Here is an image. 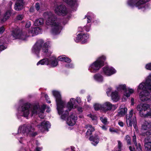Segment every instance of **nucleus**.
<instances>
[{"instance_id": "obj_49", "label": "nucleus", "mask_w": 151, "mask_h": 151, "mask_svg": "<svg viewBox=\"0 0 151 151\" xmlns=\"http://www.w3.org/2000/svg\"><path fill=\"white\" fill-rule=\"evenodd\" d=\"M76 108H77L78 111L79 113H81L83 111V108L82 107H77Z\"/></svg>"}, {"instance_id": "obj_6", "label": "nucleus", "mask_w": 151, "mask_h": 151, "mask_svg": "<svg viewBox=\"0 0 151 151\" xmlns=\"http://www.w3.org/2000/svg\"><path fill=\"white\" fill-rule=\"evenodd\" d=\"M41 29L39 27L31 28L28 33L26 32H22L18 29L13 30L12 35L15 39H19L22 40H25L29 36H33L37 35L40 33Z\"/></svg>"}, {"instance_id": "obj_34", "label": "nucleus", "mask_w": 151, "mask_h": 151, "mask_svg": "<svg viewBox=\"0 0 151 151\" xmlns=\"http://www.w3.org/2000/svg\"><path fill=\"white\" fill-rule=\"evenodd\" d=\"M5 42V39L3 37L0 38V51H2L6 49L5 47L2 44Z\"/></svg>"}, {"instance_id": "obj_14", "label": "nucleus", "mask_w": 151, "mask_h": 151, "mask_svg": "<svg viewBox=\"0 0 151 151\" xmlns=\"http://www.w3.org/2000/svg\"><path fill=\"white\" fill-rule=\"evenodd\" d=\"M89 37L88 34L81 33L78 35L74 40L76 42H81L82 44H84L87 42Z\"/></svg>"}, {"instance_id": "obj_48", "label": "nucleus", "mask_w": 151, "mask_h": 151, "mask_svg": "<svg viewBox=\"0 0 151 151\" xmlns=\"http://www.w3.org/2000/svg\"><path fill=\"white\" fill-rule=\"evenodd\" d=\"M31 25V22L30 21H28L27 22L26 25V27L27 28L30 27Z\"/></svg>"}, {"instance_id": "obj_60", "label": "nucleus", "mask_w": 151, "mask_h": 151, "mask_svg": "<svg viewBox=\"0 0 151 151\" xmlns=\"http://www.w3.org/2000/svg\"><path fill=\"white\" fill-rule=\"evenodd\" d=\"M49 99H46V101L47 102L50 103H51V101L50 100H48Z\"/></svg>"}, {"instance_id": "obj_23", "label": "nucleus", "mask_w": 151, "mask_h": 151, "mask_svg": "<svg viewBox=\"0 0 151 151\" xmlns=\"http://www.w3.org/2000/svg\"><path fill=\"white\" fill-rule=\"evenodd\" d=\"M111 99L114 101L116 102L118 101L120 98L118 92L115 91L111 92Z\"/></svg>"}, {"instance_id": "obj_12", "label": "nucleus", "mask_w": 151, "mask_h": 151, "mask_svg": "<svg viewBox=\"0 0 151 151\" xmlns=\"http://www.w3.org/2000/svg\"><path fill=\"white\" fill-rule=\"evenodd\" d=\"M49 65L51 67H55L58 65V61L55 56H52L50 61L47 58H45L41 60L37 64V65Z\"/></svg>"}, {"instance_id": "obj_42", "label": "nucleus", "mask_w": 151, "mask_h": 151, "mask_svg": "<svg viewBox=\"0 0 151 151\" xmlns=\"http://www.w3.org/2000/svg\"><path fill=\"white\" fill-rule=\"evenodd\" d=\"M112 88L111 87H109L107 89L106 93L108 96L110 95V93L112 91Z\"/></svg>"}, {"instance_id": "obj_28", "label": "nucleus", "mask_w": 151, "mask_h": 151, "mask_svg": "<svg viewBox=\"0 0 151 151\" xmlns=\"http://www.w3.org/2000/svg\"><path fill=\"white\" fill-rule=\"evenodd\" d=\"M133 142L136 146L137 150V151H140L142 150V147L140 143H139L137 145V143L136 142V136L135 134H134L133 136L132 139Z\"/></svg>"}, {"instance_id": "obj_55", "label": "nucleus", "mask_w": 151, "mask_h": 151, "mask_svg": "<svg viewBox=\"0 0 151 151\" xmlns=\"http://www.w3.org/2000/svg\"><path fill=\"white\" fill-rule=\"evenodd\" d=\"M129 149L130 151H134V149L132 148L131 146L129 147Z\"/></svg>"}, {"instance_id": "obj_62", "label": "nucleus", "mask_w": 151, "mask_h": 151, "mask_svg": "<svg viewBox=\"0 0 151 151\" xmlns=\"http://www.w3.org/2000/svg\"><path fill=\"white\" fill-rule=\"evenodd\" d=\"M79 117H80V118H82V116H79Z\"/></svg>"}, {"instance_id": "obj_46", "label": "nucleus", "mask_w": 151, "mask_h": 151, "mask_svg": "<svg viewBox=\"0 0 151 151\" xmlns=\"http://www.w3.org/2000/svg\"><path fill=\"white\" fill-rule=\"evenodd\" d=\"M23 18V16L22 15L20 14L17 16V20H20L22 19Z\"/></svg>"}, {"instance_id": "obj_26", "label": "nucleus", "mask_w": 151, "mask_h": 151, "mask_svg": "<svg viewBox=\"0 0 151 151\" xmlns=\"http://www.w3.org/2000/svg\"><path fill=\"white\" fill-rule=\"evenodd\" d=\"M151 128V123L150 122L145 121L142 125L141 129L144 130Z\"/></svg>"}, {"instance_id": "obj_10", "label": "nucleus", "mask_w": 151, "mask_h": 151, "mask_svg": "<svg viewBox=\"0 0 151 151\" xmlns=\"http://www.w3.org/2000/svg\"><path fill=\"white\" fill-rule=\"evenodd\" d=\"M147 104L141 103L138 105L136 107L137 110L139 111L140 115L142 117H147V114L150 109L151 105Z\"/></svg>"}, {"instance_id": "obj_38", "label": "nucleus", "mask_w": 151, "mask_h": 151, "mask_svg": "<svg viewBox=\"0 0 151 151\" xmlns=\"http://www.w3.org/2000/svg\"><path fill=\"white\" fill-rule=\"evenodd\" d=\"M125 139L127 142V145H130L131 144V139L129 136L127 135L126 136Z\"/></svg>"}, {"instance_id": "obj_64", "label": "nucleus", "mask_w": 151, "mask_h": 151, "mask_svg": "<svg viewBox=\"0 0 151 151\" xmlns=\"http://www.w3.org/2000/svg\"><path fill=\"white\" fill-rule=\"evenodd\" d=\"M47 111L48 112L49 111L47 110Z\"/></svg>"}, {"instance_id": "obj_45", "label": "nucleus", "mask_w": 151, "mask_h": 151, "mask_svg": "<svg viewBox=\"0 0 151 151\" xmlns=\"http://www.w3.org/2000/svg\"><path fill=\"white\" fill-rule=\"evenodd\" d=\"M109 131L112 133L113 132H117V131L113 128H110L109 129Z\"/></svg>"}, {"instance_id": "obj_51", "label": "nucleus", "mask_w": 151, "mask_h": 151, "mask_svg": "<svg viewBox=\"0 0 151 151\" xmlns=\"http://www.w3.org/2000/svg\"><path fill=\"white\" fill-rule=\"evenodd\" d=\"M118 124L121 127H123L124 126L123 123L122 122L119 121L118 122Z\"/></svg>"}, {"instance_id": "obj_39", "label": "nucleus", "mask_w": 151, "mask_h": 151, "mask_svg": "<svg viewBox=\"0 0 151 151\" xmlns=\"http://www.w3.org/2000/svg\"><path fill=\"white\" fill-rule=\"evenodd\" d=\"M65 67L67 68H73L74 67V65L72 63H68L65 65Z\"/></svg>"}, {"instance_id": "obj_36", "label": "nucleus", "mask_w": 151, "mask_h": 151, "mask_svg": "<svg viewBox=\"0 0 151 151\" xmlns=\"http://www.w3.org/2000/svg\"><path fill=\"white\" fill-rule=\"evenodd\" d=\"M87 116L90 118L92 120L94 121V124H97V117L96 116L94 115H92L91 114H89L87 115Z\"/></svg>"}, {"instance_id": "obj_43", "label": "nucleus", "mask_w": 151, "mask_h": 151, "mask_svg": "<svg viewBox=\"0 0 151 151\" xmlns=\"http://www.w3.org/2000/svg\"><path fill=\"white\" fill-rule=\"evenodd\" d=\"M35 8L37 10H38L40 9V5L39 3H36L35 5Z\"/></svg>"}, {"instance_id": "obj_44", "label": "nucleus", "mask_w": 151, "mask_h": 151, "mask_svg": "<svg viewBox=\"0 0 151 151\" xmlns=\"http://www.w3.org/2000/svg\"><path fill=\"white\" fill-rule=\"evenodd\" d=\"M42 149V147H39L37 146L36 147L35 151H41Z\"/></svg>"}, {"instance_id": "obj_32", "label": "nucleus", "mask_w": 151, "mask_h": 151, "mask_svg": "<svg viewBox=\"0 0 151 151\" xmlns=\"http://www.w3.org/2000/svg\"><path fill=\"white\" fill-rule=\"evenodd\" d=\"M58 59L60 61L70 63L71 62V60L68 58L66 57L65 55H63L58 57Z\"/></svg>"}, {"instance_id": "obj_33", "label": "nucleus", "mask_w": 151, "mask_h": 151, "mask_svg": "<svg viewBox=\"0 0 151 151\" xmlns=\"http://www.w3.org/2000/svg\"><path fill=\"white\" fill-rule=\"evenodd\" d=\"M44 22L43 19L42 18H40L36 19L34 22V24L35 26H38L42 25Z\"/></svg>"}, {"instance_id": "obj_50", "label": "nucleus", "mask_w": 151, "mask_h": 151, "mask_svg": "<svg viewBox=\"0 0 151 151\" xmlns=\"http://www.w3.org/2000/svg\"><path fill=\"white\" fill-rule=\"evenodd\" d=\"M74 147H71V148L67 149L66 151H75L74 150Z\"/></svg>"}, {"instance_id": "obj_17", "label": "nucleus", "mask_w": 151, "mask_h": 151, "mask_svg": "<svg viewBox=\"0 0 151 151\" xmlns=\"http://www.w3.org/2000/svg\"><path fill=\"white\" fill-rule=\"evenodd\" d=\"M77 119V116L74 114H72L68 118L66 122L68 125L72 126L75 124Z\"/></svg>"}, {"instance_id": "obj_61", "label": "nucleus", "mask_w": 151, "mask_h": 151, "mask_svg": "<svg viewBox=\"0 0 151 151\" xmlns=\"http://www.w3.org/2000/svg\"><path fill=\"white\" fill-rule=\"evenodd\" d=\"M36 143L37 145H39V143L37 141H36Z\"/></svg>"}, {"instance_id": "obj_58", "label": "nucleus", "mask_w": 151, "mask_h": 151, "mask_svg": "<svg viewBox=\"0 0 151 151\" xmlns=\"http://www.w3.org/2000/svg\"><path fill=\"white\" fill-rule=\"evenodd\" d=\"M19 151H26V150L22 148L20 149Z\"/></svg>"}, {"instance_id": "obj_11", "label": "nucleus", "mask_w": 151, "mask_h": 151, "mask_svg": "<svg viewBox=\"0 0 151 151\" xmlns=\"http://www.w3.org/2000/svg\"><path fill=\"white\" fill-rule=\"evenodd\" d=\"M126 119L128 126L132 127L133 124L135 130L137 131L138 128L137 125L136 118L135 115L133 114V110H131L129 114L126 115Z\"/></svg>"}, {"instance_id": "obj_27", "label": "nucleus", "mask_w": 151, "mask_h": 151, "mask_svg": "<svg viewBox=\"0 0 151 151\" xmlns=\"http://www.w3.org/2000/svg\"><path fill=\"white\" fill-rule=\"evenodd\" d=\"M148 138L145 139V151H150L151 150V136L149 138L148 142H147Z\"/></svg>"}, {"instance_id": "obj_7", "label": "nucleus", "mask_w": 151, "mask_h": 151, "mask_svg": "<svg viewBox=\"0 0 151 151\" xmlns=\"http://www.w3.org/2000/svg\"><path fill=\"white\" fill-rule=\"evenodd\" d=\"M44 43V41L43 40L41 39L38 40L32 49V52L37 55L42 48V52L46 53L47 55L51 54L52 51L49 50V48L50 47V42L48 41Z\"/></svg>"}, {"instance_id": "obj_21", "label": "nucleus", "mask_w": 151, "mask_h": 151, "mask_svg": "<svg viewBox=\"0 0 151 151\" xmlns=\"http://www.w3.org/2000/svg\"><path fill=\"white\" fill-rule=\"evenodd\" d=\"M92 14L91 13H88L85 17V19H87L88 24L85 27V28L86 31L87 32H88L90 29V24H89V23L91 22V15Z\"/></svg>"}, {"instance_id": "obj_18", "label": "nucleus", "mask_w": 151, "mask_h": 151, "mask_svg": "<svg viewBox=\"0 0 151 151\" xmlns=\"http://www.w3.org/2000/svg\"><path fill=\"white\" fill-rule=\"evenodd\" d=\"M114 105L109 102H106L102 104V111L104 112L107 111L111 110Z\"/></svg>"}, {"instance_id": "obj_5", "label": "nucleus", "mask_w": 151, "mask_h": 151, "mask_svg": "<svg viewBox=\"0 0 151 151\" xmlns=\"http://www.w3.org/2000/svg\"><path fill=\"white\" fill-rule=\"evenodd\" d=\"M37 134V133L35 132L34 129L30 124H24L20 126L18 130V132L16 134V137L22 143L23 137L27 135L35 136Z\"/></svg>"}, {"instance_id": "obj_57", "label": "nucleus", "mask_w": 151, "mask_h": 151, "mask_svg": "<svg viewBox=\"0 0 151 151\" xmlns=\"http://www.w3.org/2000/svg\"><path fill=\"white\" fill-rule=\"evenodd\" d=\"M104 130H106V129H107V128H106V127L104 126H102V127H101Z\"/></svg>"}, {"instance_id": "obj_52", "label": "nucleus", "mask_w": 151, "mask_h": 151, "mask_svg": "<svg viewBox=\"0 0 151 151\" xmlns=\"http://www.w3.org/2000/svg\"><path fill=\"white\" fill-rule=\"evenodd\" d=\"M146 135H150L151 134V129L147 131L146 134Z\"/></svg>"}, {"instance_id": "obj_9", "label": "nucleus", "mask_w": 151, "mask_h": 151, "mask_svg": "<svg viewBox=\"0 0 151 151\" xmlns=\"http://www.w3.org/2000/svg\"><path fill=\"white\" fill-rule=\"evenodd\" d=\"M150 0H127V4L129 6L133 7L135 6L143 12L147 11L149 9L147 5L145 4Z\"/></svg>"}, {"instance_id": "obj_31", "label": "nucleus", "mask_w": 151, "mask_h": 151, "mask_svg": "<svg viewBox=\"0 0 151 151\" xmlns=\"http://www.w3.org/2000/svg\"><path fill=\"white\" fill-rule=\"evenodd\" d=\"M68 4L71 6H74L76 7L77 6L76 0H63Z\"/></svg>"}, {"instance_id": "obj_19", "label": "nucleus", "mask_w": 151, "mask_h": 151, "mask_svg": "<svg viewBox=\"0 0 151 151\" xmlns=\"http://www.w3.org/2000/svg\"><path fill=\"white\" fill-rule=\"evenodd\" d=\"M134 92V89L128 88V89H126L125 91L123 93V98H122V101H124L126 100L125 97L128 98L129 97L131 94L133 93Z\"/></svg>"}, {"instance_id": "obj_20", "label": "nucleus", "mask_w": 151, "mask_h": 151, "mask_svg": "<svg viewBox=\"0 0 151 151\" xmlns=\"http://www.w3.org/2000/svg\"><path fill=\"white\" fill-rule=\"evenodd\" d=\"M24 3L23 0H17L15 4L14 9L17 11H19L23 9Z\"/></svg>"}, {"instance_id": "obj_54", "label": "nucleus", "mask_w": 151, "mask_h": 151, "mask_svg": "<svg viewBox=\"0 0 151 151\" xmlns=\"http://www.w3.org/2000/svg\"><path fill=\"white\" fill-rule=\"evenodd\" d=\"M88 101V102H89L91 99V97L90 96H88L87 97Z\"/></svg>"}, {"instance_id": "obj_59", "label": "nucleus", "mask_w": 151, "mask_h": 151, "mask_svg": "<svg viewBox=\"0 0 151 151\" xmlns=\"http://www.w3.org/2000/svg\"><path fill=\"white\" fill-rule=\"evenodd\" d=\"M45 98L46 99H49V98H48V96L47 94H45Z\"/></svg>"}, {"instance_id": "obj_4", "label": "nucleus", "mask_w": 151, "mask_h": 151, "mask_svg": "<svg viewBox=\"0 0 151 151\" xmlns=\"http://www.w3.org/2000/svg\"><path fill=\"white\" fill-rule=\"evenodd\" d=\"M44 16L46 19V24L52 26L51 32L52 34L54 35L59 34L62 29L60 20L57 18L51 12L45 13Z\"/></svg>"}, {"instance_id": "obj_1", "label": "nucleus", "mask_w": 151, "mask_h": 151, "mask_svg": "<svg viewBox=\"0 0 151 151\" xmlns=\"http://www.w3.org/2000/svg\"><path fill=\"white\" fill-rule=\"evenodd\" d=\"M52 93L55 98L58 113L60 116L61 118L63 120L65 119L69 111L72 109H74L77 107V105H74L76 101L79 104L82 103L80 98L77 97L76 99L70 98V101L65 105L64 102L61 99V94L59 91H53Z\"/></svg>"}, {"instance_id": "obj_24", "label": "nucleus", "mask_w": 151, "mask_h": 151, "mask_svg": "<svg viewBox=\"0 0 151 151\" xmlns=\"http://www.w3.org/2000/svg\"><path fill=\"white\" fill-rule=\"evenodd\" d=\"M127 109L124 106H121L118 111V115L120 116H124L127 113Z\"/></svg>"}, {"instance_id": "obj_2", "label": "nucleus", "mask_w": 151, "mask_h": 151, "mask_svg": "<svg viewBox=\"0 0 151 151\" xmlns=\"http://www.w3.org/2000/svg\"><path fill=\"white\" fill-rule=\"evenodd\" d=\"M47 108H48V106L45 104L40 107L38 104L31 106L28 104H25L19 108L17 115L18 118L22 116L28 119L29 115L32 116L38 114L40 118L43 119L45 117L44 112Z\"/></svg>"}, {"instance_id": "obj_56", "label": "nucleus", "mask_w": 151, "mask_h": 151, "mask_svg": "<svg viewBox=\"0 0 151 151\" xmlns=\"http://www.w3.org/2000/svg\"><path fill=\"white\" fill-rule=\"evenodd\" d=\"M147 117H150L151 118V112H148Z\"/></svg>"}, {"instance_id": "obj_30", "label": "nucleus", "mask_w": 151, "mask_h": 151, "mask_svg": "<svg viewBox=\"0 0 151 151\" xmlns=\"http://www.w3.org/2000/svg\"><path fill=\"white\" fill-rule=\"evenodd\" d=\"M116 88L118 91L121 92L122 94L123 92L125 91L126 89V85L125 84H119L117 86Z\"/></svg>"}, {"instance_id": "obj_29", "label": "nucleus", "mask_w": 151, "mask_h": 151, "mask_svg": "<svg viewBox=\"0 0 151 151\" xmlns=\"http://www.w3.org/2000/svg\"><path fill=\"white\" fill-rule=\"evenodd\" d=\"M85 127L88 129L86 133V135L88 136L92 134V132L95 130L94 128L91 125H86Z\"/></svg>"}, {"instance_id": "obj_47", "label": "nucleus", "mask_w": 151, "mask_h": 151, "mask_svg": "<svg viewBox=\"0 0 151 151\" xmlns=\"http://www.w3.org/2000/svg\"><path fill=\"white\" fill-rule=\"evenodd\" d=\"M5 29L3 27L0 28V34H2L4 31Z\"/></svg>"}, {"instance_id": "obj_35", "label": "nucleus", "mask_w": 151, "mask_h": 151, "mask_svg": "<svg viewBox=\"0 0 151 151\" xmlns=\"http://www.w3.org/2000/svg\"><path fill=\"white\" fill-rule=\"evenodd\" d=\"M95 110L96 111L101 110L102 111V105L99 103H95L93 105Z\"/></svg>"}, {"instance_id": "obj_15", "label": "nucleus", "mask_w": 151, "mask_h": 151, "mask_svg": "<svg viewBox=\"0 0 151 151\" xmlns=\"http://www.w3.org/2000/svg\"><path fill=\"white\" fill-rule=\"evenodd\" d=\"M102 69L103 73L107 76H110L116 72V70L114 68L109 66H104Z\"/></svg>"}, {"instance_id": "obj_25", "label": "nucleus", "mask_w": 151, "mask_h": 151, "mask_svg": "<svg viewBox=\"0 0 151 151\" xmlns=\"http://www.w3.org/2000/svg\"><path fill=\"white\" fill-rule=\"evenodd\" d=\"M89 139L91 142V144L94 146L96 145L99 142V138L97 135L91 136L90 137Z\"/></svg>"}, {"instance_id": "obj_63", "label": "nucleus", "mask_w": 151, "mask_h": 151, "mask_svg": "<svg viewBox=\"0 0 151 151\" xmlns=\"http://www.w3.org/2000/svg\"><path fill=\"white\" fill-rule=\"evenodd\" d=\"M10 4H11V5H12V2H10Z\"/></svg>"}, {"instance_id": "obj_3", "label": "nucleus", "mask_w": 151, "mask_h": 151, "mask_svg": "<svg viewBox=\"0 0 151 151\" xmlns=\"http://www.w3.org/2000/svg\"><path fill=\"white\" fill-rule=\"evenodd\" d=\"M137 90H142L139 94L140 100L143 102H147L151 105V73L147 77L145 81L138 86Z\"/></svg>"}, {"instance_id": "obj_37", "label": "nucleus", "mask_w": 151, "mask_h": 151, "mask_svg": "<svg viewBox=\"0 0 151 151\" xmlns=\"http://www.w3.org/2000/svg\"><path fill=\"white\" fill-rule=\"evenodd\" d=\"M102 122L105 124H108L107 121V119L106 117H101L100 118Z\"/></svg>"}, {"instance_id": "obj_40", "label": "nucleus", "mask_w": 151, "mask_h": 151, "mask_svg": "<svg viewBox=\"0 0 151 151\" xmlns=\"http://www.w3.org/2000/svg\"><path fill=\"white\" fill-rule=\"evenodd\" d=\"M145 68L147 70H151V63L146 64L145 66Z\"/></svg>"}, {"instance_id": "obj_8", "label": "nucleus", "mask_w": 151, "mask_h": 151, "mask_svg": "<svg viewBox=\"0 0 151 151\" xmlns=\"http://www.w3.org/2000/svg\"><path fill=\"white\" fill-rule=\"evenodd\" d=\"M106 60V57L104 55L99 57L95 61L90 65L88 68V70L93 73L97 72L104 65Z\"/></svg>"}, {"instance_id": "obj_22", "label": "nucleus", "mask_w": 151, "mask_h": 151, "mask_svg": "<svg viewBox=\"0 0 151 151\" xmlns=\"http://www.w3.org/2000/svg\"><path fill=\"white\" fill-rule=\"evenodd\" d=\"M93 79L96 81L102 83L104 81V78L103 76L100 73H97L93 76Z\"/></svg>"}, {"instance_id": "obj_41", "label": "nucleus", "mask_w": 151, "mask_h": 151, "mask_svg": "<svg viewBox=\"0 0 151 151\" xmlns=\"http://www.w3.org/2000/svg\"><path fill=\"white\" fill-rule=\"evenodd\" d=\"M117 142L118 143V148L119 150H121L122 146V143L119 140L117 141Z\"/></svg>"}, {"instance_id": "obj_13", "label": "nucleus", "mask_w": 151, "mask_h": 151, "mask_svg": "<svg viewBox=\"0 0 151 151\" xmlns=\"http://www.w3.org/2000/svg\"><path fill=\"white\" fill-rule=\"evenodd\" d=\"M38 123L37 121H35L34 124L42 132H44L48 131V129L50 126L49 122L44 121L41 122L39 124H38Z\"/></svg>"}, {"instance_id": "obj_53", "label": "nucleus", "mask_w": 151, "mask_h": 151, "mask_svg": "<svg viewBox=\"0 0 151 151\" xmlns=\"http://www.w3.org/2000/svg\"><path fill=\"white\" fill-rule=\"evenodd\" d=\"M131 105H133L134 104V99L132 98H131Z\"/></svg>"}, {"instance_id": "obj_16", "label": "nucleus", "mask_w": 151, "mask_h": 151, "mask_svg": "<svg viewBox=\"0 0 151 151\" xmlns=\"http://www.w3.org/2000/svg\"><path fill=\"white\" fill-rule=\"evenodd\" d=\"M55 11L56 14L62 16L65 15L67 13V10L65 6L63 5L56 6L55 8Z\"/></svg>"}]
</instances>
